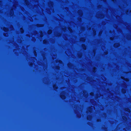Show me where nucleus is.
Masks as SVG:
<instances>
[{
    "instance_id": "obj_1",
    "label": "nucleus",
    "mask_w": 131,
    "mask_h": 131,
    "mask_svg": "<svg viewBox=\"0 0 131 131\" xmlns=\"http://www.w3.org/2000/svg\"><path fill=\"white\" fill-rule=\"evenodd\" d=\"M59 63L58 66H56V69H57L58 70H59L60 68V67H59L60 66H63V64L62 63V62L61 60L59 61Z\"/></svg>"
},
{
    "instance_id": "obj_2",
    "label": "nucleus",
    "mask_w": 131,
    "mask_h": 131,
    "mask_svg": "<svg viewBox=\"0 0 131 131\" xmlns=\"http://www.w3.org/2000/svg\"><path fill=\"white\" fill-rule=\"evenodd\" d=\"M66 92L63 91L60 94V97L62 99H64L66 98Z\"/></svg>"
},
{
    "instance_id": "obj_3",
    "label": "nucleus",
    "mask_w": 131,
    "mask_h": 131,
    "mask_svg": "<svg viewBox=\"0 0 131 131\" xmlns=\"http://www.w3.org/2000/svg\"><path fill=\"white\" fill-rule=\"evenodd\" d=\"M95 109V107L93 106H91L89 107L88 111L90 113H92L93 111V109Z\"/></svg>"
},
{
    "instance_id": "obj_4",
    "label": "nucleus",
    "mask_w": 131,
    "mask_h": 131,
    "mask_svg": "<svg viewBox=\"0 0 131 131\" xmlns=\"http://www.w3.org/2000/svg\"><path fill=\"white\" fill-rule=\"evenodd\" d=\"M83 95L84 97H86L88 96V94L86 91H83Z\"/></svg>"
},
{
    "instance_id": "obj_5",
    "label": "nucleus",
    "mask_w": 131,
    "mask_h": 131,
    "mask_svg": "<svg viewBox=\"0 0 131 131\" xmlns=\"http://www.w3.org/2000/svg\"><path fill=\"white\" fill-rule=\"evenodd\" d=\"M99 13L98 12L97 13V17L100 18H103L104 17V15L102 14H101L100 15H98V14Z\"/></svg>"
},
{
    "instance_id": "obj_6",
    "label": "nucleus",
    "mask_w": 131,
    "mask_h": 131,
    "mask_svg": "<svg viewBox=\"0 0 131 131\" xmlns=\"http://www.w3.org/2000/svg\"><path fill=\"white\" fill-rule=\"evenodd\" d=\"M78 13L79 15L80 16H82L83 14V13L82 11L80 10H78Z\"/></svg>"
},
{
    "instance_id": "obj_7",
    "label": "nucleus",
    "mask_w": 131,
    "mask_h": 131,
    "mask_svg": "<svg viewBox=\"0 0 131 131\" xmlns=\"http://www.w3.org/2000/svg\"><path fill=\"white\" fill-rule=\"evenodd\" d=\"M14 13L13 9H11L9 14L10 16H13L14 15Z\"/></svg>"
},
{
    "instance_id": "obj_8",
    "label": "nucleus",
    "mask_w": 131,
    "mask_h": 131,
    "mask_svg": "<svg viewBox=\"0 0 131 131\" xmlns=\"http://www.w3.org/2000/svg\"><path fill=\"white\" fill-rule=\"evenodd\" d=\"M120 46V44L118 43H115L114 45V46L115 47H117Z\"/></svg>"
},
{
    "instance_id": "obj_9",
    "label": "nucleus",
    "mask_w": 131,
    "mask_h": 131,
    "mask_svg": "<svg viewBox=\"0 0 131 131\" xmlns=\"http://www.w3.org/2000/svg\"><path fill=\"white\" fill-rule=\"evenodd\" d=\"M92 118V116L91 115H88L87 117V119L89 120H91Z\"/></svg>"
},
{
    "instance_id": "obj_10",
    "label": "nucleus",
    "mask_w": 131,
    "mask_h": 131,
    "mask_svg": "<svg viewBox=\"0 0 131 131\" xmlns=\"http://www.w3.org/2000/svg\"><path fill=\"white\" fill-rule=\"evenodd\" d=\"M49 6H50L52 8H52H53V3H52L51 2H50L49 3H48Z\"/></svg>"
},
{
    "instance_id": "obj_11",
    "label": "nucleus",
    "mask_w": 131,
    "mask_h": 131,
    "mask_svg": "<svg viewBox=\"0 0 131 131\" xmlns=\"http://www.w3.org/2000/svg\"><path fill=\"white\" fill-rule=\"evenodd\" d=\"M124 110L126 112H127L128 113H130V110L128 108H126L124 109Z\"/></svg>"
},
{
    "instance_id": "obj_12",
    "label": "nucleus",
    "mask_w": 131,
    "mask_h": 131,
    "mask_svg": "<svg viewBox=\"0 0 131 131\" xmlns=\"http://www.w3.org/2000/svg\"><path fill=\"white\" fill-rule=\"evenodd\" d=\"M80 40L81 41L84 42L85 41V39L84 38H82L80 39Z\"/></svg>"
},
{
    "instance_id": "obj_13",
    "label": "nucleus",
    "mask_w": 131,
    "mask_h": 131,
    "mask_svg": "<svg viewBox=\"0 0 131 131\" xmlns=\"http://www.w3.org/2000/svg\"><path fill=\"white\" fill-rule=\"evenodd\" d=\"M25 2L27 6H28L29 4V3L27 0H25Z\"/></svg>"
},
{
    "instance_id": "obj_14",
    "label": "nucleus",
    "mask_w": 131,
    "mask_h": 131,
    "mask_svg": "<svg viewBox=\"0 0 131 131\" xmlns=\"http://www.w3.org/2000/svg\"><path fill=\"white\" fill-rule=\"evenodd\" d=\"M53 87L55 90L58 89V87L56 86V85H53Z\"/></svg>"
},
{
    "instance_id": "obj_15",
    "label": "nucleus",
    "mask_w": 131,
    "mask_h": 131,
    "mask_svg": "<svg viewBox=\"0 0 131 131\" xmlns=\"http://www.w3.org/2000/svg\"><path fill=\"white\" fill-rule=\"evenodd\" d=\"M82 46L83 49H84L85 50H86V48L85 45L83 44L82 45Z\"/></svg>"
},
{
    "instance_id": "obj_16",
    "label": "nucleus",
    "mask_w": 131,
    "mask_h": 131,
    "mask_svg": "<svg viewBox=\"0 0 131 131\" xmlns=\"http://www.w3.org/2000/svg\"><path fill=\"white\" fill-rule=\"evenodd\" d=\"M122 118L125 121H126L127 120V118L125 116H123Z\"/></svg>"
},
{
    "instance_id": "obj_17",
    "label": "nucleus",
    "mask_w": 131,
    "mask_h": 131,
    "mask_svg": "<svg viewBox=\"0 0 131 131\" xmlns=\"http://www.w3.org/2000/svg\"><path fill=\"white\" fill-rule=\"evenodd\" d=\"M43 43H44L46 44L48 43V41L46 40H43Z\"/></svg>"
},
{
    "instance_id": "obj_18",
    "label": "nucleus",
    "mask_w": 131,
    "mask_h": 131,
    "mask_svg": "<svg viewBox=\"0 0 131 131\" xmlns=\"http://www.w3.org/2000/svg\"><path fill=\"white\" fill-rule=\"evenodd\" d=\"M20 31L22 33H23L24 32V30L22 28H21L20 29Z\"/></svg>"
},
{
    "instance_id": "obj_19",
    "label": "nucleus",
    "mask_w": 131,
    "mask_h": 131,
    "mask_svg": "<svg viewBox=\"0 0 131 131\" xmlns=\"http://www.w3.org/2000/svg\"><path fill=\"white\" fill-rule=\"evenodd\" d=\"M52 31L51 30H49L48 31V34H50L52 33Z\"/></svg>"
},
{
    "instance_id": "obj_20",
    "label": "nucleus",
    "mask_w": 131,
    "mask_h": 131,
    "mask_svg": "<svg viewBox=\"0 0 131 131\" xmlns=\"http://www.w3.org/2000/svg\"><path fill=\"white\" fill-rule=\"evenodd\" d=\"M122 92L123 93H125L126 92V90L124 89H122Z\"/></svg>"
},
{
    "instance_id": "obj_21",
    "label": "nucleus",
    "mask_w": 131,
    "mask_h": 131,
    "mask_svg": "<svg viewBox=\"0 0 131 131\" xmlns=\"http://www.w3.org/2000/svg\"><path fill=\"white\" fill-rule=\"evenodd\" d=\"M46 66H44L43 67L44 69V70H45V69H47V62H46Z\"/></svg>"
},
{
    "instance_id": "obj_22",
    "label": "nucleus",
    "mask_w": 131,
    "mask_h": 131,
    "mask_svg": "<svg viewBox=\"0 0 131 131\" xmlns=\"http://www.w3.org/2000/svg\"><path fill=\"white\" fill-rule=\"evenodd\" d=\"M121 78L123 79H124L125 80H126L127 81H129V80L128 79H124L125 78L123 77H121Z\"/></svg>"
},
{
    "instance_id": "obj_23",
    "label": "nucleus",
    "mask_w": 131,
    "mask_h": 131,
    "mask_svg": "<svg viewBox=\"0 0 131 131\" xmlns=\"http://www.w3.org/2000/svg\"><path fill=\"white\" fill-rule=\"evenodd\" d=\"M62 29L64 31H65L66 29V27H65L64 28H62Z\"/></svg>"
},
{
    "instance_id": "obj_24",
    "label": "nucleus",
    "mask_w": 131,
    "mask_h": 131,
    "mask_svg": "<svg viewBox=\"0 0 131 131\" xmlns=\"http://www.w3.org/2000/svg\"><path fill=\"white\" fill-rule=\"evenodd\" d=\"M68 29L69 31L71 32H72V29L70 27H69L68 28Z\"/></svg>"
},
{
    "instance_id": "obj_25",
    "label": "nucleus",
    "mask_w": 131,
    "mask_h": 131,
    "mask_svg": "<svg viewBox=\"0 0 131 131\" xmlns=\"http://www.w3.org/2000/svg\"><path fill=\"white\" fill-rule=\"evenodd\" d=\"M129 128H128L127 127L126 128V129H128V130H127V131H129V130H130L131 127H129Z\"/></svg>"
},
{
    "instance_id": "obj_26",
    "label": "nucleus",
    "mask_w": 131,
    "mask_h": 131,
    "mask_svg": "<svg viewBox=\"0 0 131 131\" xmlns=\"http://www.w3.org/2000/svg\"><path fill=\"white\" fill-rule=\"evenodd\" d=\"M37 26H38V27H42L43 26V25H42V24H41V25L37 24Z\"/></svg>"
},
{
    "instance_id": "obj_27",
    "label": "nucleus",
    "mask_w": 131,
    "mask_h": 131,
    "mask_svg": "<svg viewBox=\"0 0 131 131\" xmlns=\"http://www.w3.org/2000/svg\"><path fill=\"white\" fill-rule=\"evenodd\" d=\"M72 64L70 63H68V67H71L72 66Z\"/></svg>"
},
{
    "instance_id": "obj_28",
    "label": "nucleus",
    "mask_w": 131,
    "mask_h": 131,
    "mask_svg": "<svg viewBox=\"0 0 131 131\" xmlns=\"http://www.w3.org/2000/svg\"><path fill=\"white\" fill-rule=\"evenodd\" d=\"M102 129H104L105 131L107 130V129L106 128H105L104 127H103V126L102 127Z\"/></svg>"
},
{
    "instance_id": "obj_29",
    "label": "nucleus",
    "mask_w": 131,
    "mask_h": 131,
    "mask_svg": "<svg viewBox=\"0 0 131 131\" xmlns=\"http://www.w3.org/2000/svg\"><path fill=\"white\" fill-rule=\"evenodd\" d=\"M96 68L95 67H94L93 69V71L94 72H95V70H96Z\"/></svg>"
},
{
    "instance_id": "obj_30",
    "label": "nucleus",
    "mask_w": 131,
    "mask_h": 131,
    "mask_svg": "<svg viewBox=\"0 0 131 131\" xmlns=\"http://www.w3.org/2000/svg\"><path fill=\"white\" fill-rule=\"evenodd\" d=\"M77 115L78 117L79 118L81 116V114H80L79 115L77 114Z\"/></svg>"
},
{
    "instance_id": "obj_31",
    "label": "nucleus",
    "mask_w": 131,
    "mask_h": 131,
    "mask_svg": "<svg viewBox=\"0 0 131 131\" xmlns=\"http://www.w3.org/2000/svg\"><path fill=\"white\" fill-rule=\"evenodd\" d=\"M40 36L41 37H43V34L42 31L40 32Z\"/></svg>"
},
{
    "instance_id": "obj_32",
    "label": "nucleus",
    "mask_w": 131,
    "mask_h": 131,
    "mask_svg": "<svg viewBox=\"0 0 131 131\" xmlns=\"http://www.w3.org/2000/svg\"><path fill=\"white\" fill-rule=\"evenodd\" d=\"M74 108H75L78 110H79V107H78V106H75Z\"/></svg>"
},
{
    "instance_id": "obj_33",
    "label": "nucleus",
    "mask_w": 131,
    "mask_h": 131,
    "mask_svg": "<svg viewBox=\"0 0 131 131\" xmlns=\"http://www.w3.org/2000/svg\"><path fill=\"white\" fill-rule=\"evenodd\" d=\"M55 35H56V36H59L60 35V34H57V35H56V34H55Z\"/></svg>"
},
{
    "instance_id": "obj_34",
    "label": "nucleus",
    "mask_w": 131,
    "mask_h": 131,
    "mask_svg": "<svg viewBox=\"0 0 131 131\" xmlns=\"http://www.w3.org/2000/svg\"><path fill=\"white\" fill-rule=\"evenodd\" d=\"M93 31L94 34V35H96V31L95 30H93Z\"/></svg>"
},
{
    "instance_id": "obj_35",
    "label": "nucleus",
    "mask_w": 131,
    "mask_h": 131,
    "mask_svg": "<svg viewBox=\"0 0 131 131\" xmlns=\"http://www.w3.org/2000/svg\"><path fill=\"white\" fill-rule=\"evenodd\" d=\"M90 95H92V96H93V95H94V93H93V92H91L90 93Z\"/></svg>"
},
{
    "instance_id": "obj_36",
    "label": "nucleus",
    "mask_w": 131,
    "mask_h": 131,
    "mask_svg": "<svg viewBox=\"0 0 131 131\" xmlns=\"http://www.w3.org/2000/svg\"><path fill=\"white\" fill-rule=\"evenodd\" d=\"M34 54H35V56H36V57L37 56V54H36V51H34Z\"/></svg>"
},
{
    "instance_id": "obj_37",
    "label": "nucleus",
    "mask_w": 131,
    "mask_h": 131,
    "mask_svg": "<svg viewBox=\"0 0 131 131\" xmlns=\"http://www.w3.org/2000/svg\"><path fill=\"white\" fill-rule=\"evenodd\" d=\"M102 34V32L101 31H100L99 33V35H100Z\"/></svg>"
},
{
    "instance_id": "obj_38",
    "label": "nucleus",
    "mask_w": 131,
    "mask_h": 131,
    "mask_svg": "<svg viewBox=\"0 0 131 131\" xmlns=\"http://www.w3.org/2000/svg\"><path fill=\"white\" fill-rule=\"evenodd\" d=\"M78 20L79 21H81V18H80Z\"/></svg>"
},
{
    "instance_id": "obj_39",
    "label": "nucleus",
    "mask_w": 131,
    "mask_h": 131,
    "mask_svg": "<svg viewBox=\"0 0 131 131\" xmlns=\"http://www.w3.org/2000/svg\"><path fill=\"white\" fill-rule=\"evenodd\" d=\"M42 56H43V59H44V60H45V56H43V55H42Z\"/></svg>"
},
{
    "instance_id": "obj_40",
    "label": "nucleus",
    "mask_w": 131,
    "mask_h": 131,
    "mask_svg": "<svg viewBox=\"0 0 131 131\" xmlns=\"http://www.w3.org/2000/svg\"><path fill=\"white\" fill-rule=\"evenodd\" d=\"M82 56V54H81V55H80V56L79 57V58H81Z\"/></svg>"
},
{
    "instance_id": "obj_41",
    "label": "nucleus",
    "mask_w": 131,
    "mask_h": 131,
    "mask_svg": "<svg viewBox=\"0 0 131 131\" xmlns=\"http://www.w3.org/2000/svg\"><path fill=\"white\" fill-rule=\"evenodd\" d=\"M33 64L32 63H30V66H32V65Z\"/></svg>"
},
{
    "instance_id": "obj_42",
    "label": "nucleus",
    "mask_w": 131,
    "mask_h": 131,
    "mask_svg": "<svg viewBox=\"0 0 131 131\" xmlns=\"http://www.w3.org/2000/svg\"><path fill=\"white\" fill-rule=\"evenodd\" d=\"M110 39L111 40H113V38H112V37H111L110 38Z\"/></svg>"
},
{
    "instance_id": "obj_43",
    "label": "nucleus",
    "mask_w": 131,
    "mask_h": 131,
    "mask_svg": "<svg viewBox=\"0 0 131 131\" xmlns=\"http://www.w3.org/2000/svg\"><path fill=\"white\" fill-rule=\"evenodd\" d=\"M101 7V6H100L99 5V6H98V8H100V7Z\"/></svg>"
},
{
    "instance_id": "obj_44",
    "label": "nucleus",
    "mask_w": 131,
    "mask_h": 131,
    "mask_svg": "<svg viewBox=\"0 0 131 131\" xmlns=\"http://www.w3.org/2000/svg\"><path fill=\"white\" fill-rule=\"evenodd\" d=\"M100 121V119H98L97 120V122H99Z\"/></svg>"
},
{
    "instance_id": "obj_45",
    "label": "nucleus",
    "mask_w": 131,
    "mask_h": 131,
    "mask_svg": "<svg viewBox=\"0 0 131 131\" xmlns=\"http://www.w3.org/2000/svg\"><path fill=\"white\" fill-rule=\"evenodd\" d=\"M11 26H12V27H11L12 29H13V27L12 26H11Z\"/></svg>"
},
{
    "instance_id": "obj_46",
    "label": "nucleus",
    "mask_w": 131,
    "mask_h": 131,
    "mask_svg": "<svg viewBox=\"0 0 131 131\" xmlns=\"http://www.w3.org/2000/svg\"><path fill=\"white\" fill-rule=\"evenodd\" d=\"M108 53L107 52V51L106 52H105V54H107Z\"/></svg>"
},
{
    "instance_id": "obj_47",
    "label": "nucleus",
    "mask_w": 131,
    "mask_h": 131,
    "mask_svg": "<svg viewBox=\"0 0 131 131\" xmlns=\"http://www.w3.org/2000/svg\"><path fill=\"white\" fill-rule=\"evenodd\" d=\"M128 12V10H127V11L126 12V14H127V13Z\"/></svg>"
},
{
    "instance_id": "obj_48",
    "label": "nucleus",
    "mask_w": 131,
    "mask_h": 131,
    "mask_svg": "<svg viewBox=\"0 0 131 131\" xmlns=\"http://www.w3.org/2000/svg\"><path fill=\"white\" fill-rule=\"evenodd\" d=\"M93 53L94 54V55H95V51H94V50H93Z\"/></svg>"
},
{
    "instance_id": "obj_49",
    "label": "nucleus",
    "mask_w": 131,
    "mask_h": 131,
    "mask_svg": "<svg viewBox=\"0 0 131 131\" xmlns=\"http://www.w3.org/2000/svg\"><path fill=\"white\" fill-rule=\"evenodd\" d=\"M31 59H32V60H33L34 59H35V58H32Z\"/></svg>"
},
{
    "instance_id": "obj_50",
    "label": "nucleus",
    "mask_w": 131,
    "mask_h": 131,
    "mask_svg": "<svg viewBox=\"0 0 131 131\" xmlns=\"http://www.w3.org/2000/svg\"><path fill=\"white\" fill-rule=\"evenodd\" d=\"M82 29L83 30H84V28H82Z\"/></svg>"
},
{
    "instance_id": "obj_51",
    "label": "nucleus",
    "mask_w": 131,
    "mask_h": 131,
    "mask_svg": "<svg viewBox=\"0 0 131 131\" xmlns=\"http://www.w3.org/2000/svg\"><path fill=\"white\" fill-rule=\"evenodd\" d=\"M72 99H75V97H73V98H72Z\"/></svg>"
},
{
    "instance_id": "obj_52",
    "label": "nucleus",
    "mask_w": 131,
    "mask_h": 131,
    "mask_svg": "<svg viewBox=\"0 0 131 131\" xmlns=\"http://www.w3.org/2000/svg\"><path fill=\"white\" fill-rule=\"evenodd\" d=\"M91 29V27H90V28H89V30H90V29Z\"/></svg>"
},
{
    "instance_id": "obj_53",
    "label": "nucleus",
    "mask_w": 131,
    "mask_h": 131,
    "mask_svg": "<svg viewBox=\"0 0 131 131\" xmlns=\"http://www.w3.org/2000/svg\"><path fill=\"white\" fill-rule=\"evenodd\" d=\"M112 0V1H113V2H114V1H115V0Z\"/></svg>"
},
{
    "instance_id": "obj_54",
    "label": "nucleus",
    "mask_w": 131,
    "mask_h": 131,
    "mask_svg": "<svg viewBox=\"0 0 131 131\" xmlns=\"http://www.w3.org/2000/svg\"><path fill=\"white\" fill-rule=\"evenodd\" d=\"M104 116H106V114H105L104 115Z\"/></svg>"
},
{
    "instance_id": "obj_55",
    "label": "nucleus",
    "mask_w": 131,
    "mask_h": 131,
    "mask_svg": "<svg viewBox=\"0 0 131 131\" xmlns=\"http://www.w3.org/2000/svg\"><path fill=\"white\" fill-rule=\"evenodd\" d=\"M73 103H75V102H73Z\"/></svg>"
},
{
    "instance_id": "obj_56",
    "label": "nucleus",
    "mask_w": 131,
    "mask_h": 131,
    "mask_svg": "<svg viewBox=\"0 0 131 131\" xmlns=\"http://www.w3.org/2000/svg\"><path fill=\"white\" fill-rule=\"evenodd\" d=\"M9 29H8V30H9Z\"/></svg>"
},
{
    "instance_id": "obj_57",
    "label": "nucleus",
    "mask_w": 131,
    "mask_h": 131,
    "mask_svg": "<svg viewBox=\"0 0 131 131\" xmlns=\"http://www.w3.org/2000/svg\"><path fill=\"white\" fill-rule=\"evenodd\" d=\"M111 31H110V33H111Z\"/></svg>"
},
{
    "instance_id": "obj_58",
    "label": "nucleus",
    "mask_w": 131,
    "mask_h": 131,
    "mask_svg": "<svg viewBox=\"0 0 131 131\" xmlns=\"http://www.w3.org/2000/svg\"><path fill=\"white\" fill-rule=\"evenodd\" d=\"M35 40H36V39H34Z\"/></svg>"
},
{
    "instance_id": "obj_59",
    "label": "nucleus",
    "mask_w": 131,
    "mask_h": 131,
    "mask_svg": "<svg viewBox=\"0 0 131 131\" xmlns=\"http://www.w3.org/2000/svg\"><path fill=\"white\" fill-rule=\"evenodd\" d=\"M33 71H34V70H33Z\"/></svg>"
},
{
    "instance_id": "obj_60",
    "label": "nucleus",
    "mask_w": 131,
    "mask_h": 131,
    "mask_svg": "<svg viewBox=\"0 0 131 131\" xmlns=\"http://www.w3.org/2000/svg\"><path fill=\"white\" fill-rule=\"evenodd\" d=\"M53 11H54V10H52V11H53Z\"/></svg>"
},
{
    "instance_id": "obj_61",
    "label": "nucleus",
    "mask_w": 131,
    "mask_h": 131,
    "mask_svg": "<svg viewBox=\"0 0 131 131\" xmlns=\"http://www.w3.org/2000/svg\"><path fill=\"white\" fill-rule=\"evenodd\" d=\"M130 12H131V10L130 11Z\"/></svg>"
},
{
    "instance_id": "obj_62",
    "label": "nucleus",
    "mask_w": 131,
    "mask_h": 131,
    "mask_svg": "<svg viewBox=\"0 0 131 131\" xmlns=\"http://www.w3.org/2000/svg\"><path fill=\"white\" fill-rule=\"evenodd\" d=\"M71 102V101H70V102Z\"/></svg>"
}]
</instances>
